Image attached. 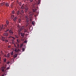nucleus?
Wrapping results in <instances>:
<instances>
[{"label": "nucleus", "mask_w": 76, "mask_h": 76, "mask_svg": "<svg viewBox=\"0 0 76 76\" xmlns=\"http://www.w3.org/2000/svg\"><path fill=\"white\" fill-rule=\"evenodd\" d=\"M10 38H12V36H10L8 37H2L1 39L3 41H4L5 42H8L9 40V39Z\"/></svg>", "instance_id": "f257e3e1"}, {"label": "nucleus", "mask_w": 76, "mask_h": 76, "mask_svg": "<svg viewBox=\"0 0 76 76\" xmlns=\"http://www.w3.org/2000/svg\"><path fill=\"white\" fill-rule=\"evenodd\" d=\"M29 17H28V15L26 14L25 15V19H29L30 20H32V16L34 15V14L32 13H30L29 14Z\"/></svg>", "instance_id": "f03ea898"}, {"label": "nucleus", "mask_w": 76, "mask_h": 76, "mask_svg": "<svg viewBox=\"0 0 76 76\" xmlns=\"http://www.w3.org/2000/svg\"><path fill=\"white\" fill-rule=\"evenodd\" d=\"M1 70L3 72H7L6 68L5 66H3L1 68Z\"/></svg>", "instance_id": "7ed1b4c3"}, {"label": "nucleus", "mask_w": 76, "mask_h": 76, "mask_svg": "<svg viewBox=\"0 0 76 76\" xmlns=\"http://www.w3.org/2000/svg\"><path fill=\"white\" fill-rule=\"evenodd\" d=\"M9 32L10 34V35H13V30H10L9 31Z\"/></svg>", "instance_id": "20e7f679"}, {"label": "nucleus", "mask_w": 76, "mask_h": 76, "mask_svg": "<svg viewBox=\"0 0 76 76\" xmlns=\"http://www.w3.org/2000/svg\"><path fill=\"white\" fill-rule=\"evenodd\" d=\"M25 7H26V5L23 4L22 5L20 8L21 9H26V8Z\"/></svg>", "instance_id": "39448f33"}, {"label": "nucleus", "mask_w": 76, "mask_h": 76, "mask_svg": "<svg viewBox=\"0 0 76 76\" xmlns=\"http://www.w3.org/2000/svg\"><path fill=\"white\" fill-rule=\"evenodd\" d=\"M18 54L14 53L13 56V58H16V57H18Z\"/></svg>", "instance_id": "423d86ee"}, {"label": "nucleus", "mask_w": 76, "mask_h": 76, "mask_svg": "<svg viewBox=\"0 0 76 76\" xmlns=\"http://www.w3.org/2000/svg\"><path fill=\"white\" fill-rule=\"evenodd\" d=\"M10 31V28L9 27H7L5 30V32H8V31Z\"/></svg>", "instance_id": "0eeeda50"}, {"label": "nucleus", "mask_w": 76, "mask_h": 76, "mask_svg": "<svg viewBox=\"0 0 76 76\" xmlns=\"http://www.w3.org/2000/svg\"><path fill=\"white\" fill-rule=\"evenodd\" d=\"M20 13L22 14V15H23L25 13V12H24V11L23 10H20Z\"/></svg>", "instance_id": "6e6552de"}, {"label": "nucleus", "mask_w": 76, "mask_h": 76, "mask_svg": "<svg viewBox=\"0 0 76 76\" xmlns=\"http://www.w3.org/2000/svg\"><path fill=\"white\" fill-rule=\"evenodd\" d=\"M3 35L5 37H7L8 36V33L7 32L4 33L3 34Z\"/></svg>", "instance_id": "1a4fd4ad"}, {"label": "nucleus", "mask_w": 76, "mask_h": 76, "mask_svg": "<svg viewBox=\"0 0 76 76\" xmlns=\"http://www.w3.org/2000/svg\"><path fill=\"white\" fill-rule=\"evenodd\" d=\"M5 6L6 7H9V4L7 2L5 3Z\"/></svg>", "instance_id": "9d476101"}, {"label": "nucleus", "mask_w": 76, "mask_h": 76, "mask_svg": "<svg viewBox=\"0 0 76 76\" xmlns=\"http://www.w3.org/2000/svg\"><path fill=\"white\" fill-rule=\"evenodd\" d=\"M17 15H22V13H20V12H19V11H17Z\"/></svg>", "instance_id": "9b49d317"}, {"label": "nucleus", "mask_w": 76, "mask_h": 76, "mask_svg": "<svg viewBox=\"0 0 76 76\" xmlns=\"http://www.w3.org/2000/svg\"><path fill=\"white\" fill-rule=\"evenodd\" d=\"M3 5H5V2H3L0 4V6H2Z\"/></svg>", "instance_id": "f8f14e48"}, {"label": "nucleus", "mask_w": 76, "mask_h": 76, "mask_svg": "<svg viewBox=\"0 0 76 76\" xmlns=\"http://www.w3.org/2000/svg\"><path fill=\"white\" fill-rule=\"evenodd\" d=\"M26 27H28V28H29V23L26 22Z\"/></svg>", "instance_id": "ddd939ff"}, {"label": "nucleus", "mask_w": 76, "mask_h": 76, "mask_svg": "<svg viewBox=\"0 0 76 76\" xmlns=\"http://www.w3.org/2000/svg\"><path fill=\"white\" fill-rule=\"evenodd\" d=\"M20 35L21 37H24V35H25V34L21 32Z\"/></svg>", "instance_id": "4468645a"}, {"label": "nucleus", "mask_w": 76, "mask_h": 76, "mask_svg": "<svg viewBox=\"0 0 76 76\" xmlns=\"http://www.w3.org/2000/svg\"><path fill=\"white\" fill-rule=\"evenodd\" d=\"M18 4H19V6H22V2H18Z\"/></svg>", "instance_id": "2eb2a0df"}, {"label": "nucleus", "mask_w": 76, "mask_h": 76, "mask_svg": "<svg viewBox=\"0 0 76 76\" xmlns=\"http://www.w3.org/2000/svg\"><path fill=\"white\" fill-rule=\"evenodd\" d=\"M16 19H17V17H15L13 19V20L15 22H16Z\"/></svg>", "instance_id": "dca6fc26"}, {"label": "nucleus", "mask_w": 76, "mask_h": 76, "mask_svg": "<svg viewBox=\"0 0 76 76\" xmlns=\"http://www.w3.org/2000/svg\"><path fill=\"white\" fill-rule=\"evenodd\" d=\"M28 8H26V9H25V10H24V11L26 13H27V12H28Z\"/></svg>", "instance_id": "f3484780"}, {"label": "nucleus", "mask_w": 76, "mask_h": 76, "mask_svg": "<svg viewBox=\"0 0 76 76\" xmlns=\"http://www.w3.org/2000/svg\"><path fill=\"white\" fill-rule=\"evenodd\" d=\"M18 30H19L18 32H21L22 31V28H21H21H18Z\"/></svg>", "instance_id": "a211bd4d"}, {"label": "nucleus", "mask_w": 76, "mask_h": 76, "mask_svg": "<svg viewBox=\"0 0 76 76\" xmlns=\"http://www.w3.org/2000/svg\"><path fill=\"white\" fill-rule=\"evenodd\" d=\"M12 42H10V43H11L12 44H15V41H14V39H12Z\"/></svg>", "instance_id": "6ab92c4d"}, {"label": "nucleus", "mask_w": 76, "mask_h": 76, "mask_svg": "<svg viewBox=\"0 0 76 76\" xmlns=\"http://www.w3.org/2000/svg\"><path fill=\"white\" fill-rule=\"evenodd\" d=\"M14 51L16 53H18V52L19 51V49H17L16 48H15Z\"/></svg>", "instance_id": "aec40b11"}, {"label": "nucleus", "mask_w": 76, "mask_h": 76, "mask_svg": "<svg viewBox=\"0 0 76 76\" xmlns=\"http://www.w3.org/2000/svg\"><path fill=\"white\" fill-rule=\"evenodd\" d=\"M6 24L7 25H9V21H8V20H7L6 21Z\"/></svg>", "instance_id": "412c9836"}, {"label": "nucleus", "mask_w": 76, "mask_h": 76, "mask_svg": "<svg viewBox=\"0 0 76 76\" xmlns=\"http://www.w3.org/2000/svg\"><path fill=\"white\" fill-rule=\"evenodd\" d=\"M16 44H17V46L18 47V48H20L19 44V43H16Z\"/></svg>", "instance_id": "4be33fe9"}, {"label": "nucleus", "mask_w": 76, "mask_h": 76, "mask_svg": "<svg viewBox=\"0 0 76 76\" xmlns=\"http://www.w3.org/2000/svg\"><path fill=\"white\" fill-rule=\"evenodd\" d=\"M24 33H26V32H27V33H28V31L27 30H24Z\"/></svg>", "instance_id": "5701e85b"}, {"label": "nucleus", "mask_w": 76, "mask_h": 76, "mask_svg": "<svg viewBox=\"0 0 76 76\" xmlns=\"http://www.w3.org/2000/svg\"><path fill=\"white\" fill-rule=\"evenodd\" d=\"M26 22H27L28 23V22H29V18H28L27 19H26Z\"/></svg>", "instance_id": "b1692460"}, {"label": "nucleus", "mask_w": 76, "mask_h": 76, "mask_svg": "<svg viewBox=\"0 0 76 76\" xmlns=\"http://www.w3.org/2000/svg\"><path fill=\"white\" fill-rule=\"evenodd\" d=\"M15 38H18V37H19V36H18V35H15Z\"/></svg>", "instance_id": "393cba45"}, {"label": "nucleus", "mask_w": 76, "mask_h": 76, "mask_svg": "<svg viewBox=\"0 0 76 76\" xmlns=\"http://www.w3.org/2000/svg\"><path fill=\"white\" fill-rule=\"evenodd\" d=\"M13 51H12V52L10 54L11 55V56H13Z\"/></svg>", "instance_id": "a878e982"}, {"label": "nucleus", "mask_w": 76, "mask_h": 76, "mask_svg": "<svg viewBox=\"0 0 76 76\" xmlns=\"http://www.w3.org/2000/svg\"><path fill=\"white\" fill-rule=\"evenodd\" d=\"M14 16H15V15H11V17L12 19H13V18H14Z\"/></svg>", "instance_id": "bb28decb"}, {"label": "nucleus", "mask_w": 76, "mask_h": 76, "mask_svg": "<svg viewBox=\"0 0 76 76\" xmlns=\"http://www.w3.org/2000/svg\"><path fill=\"white\" fill-rule=\"evenodd\" d=\"M22 46H23V44H21L20 45V48H21V47H22Z\"/></svg>", "instance_id": "cd10ccee"}, {"label": "nucleus", "mask_w": 76, "mask_h": 76, "mask_svg": "<svg viewBox=\"0 0 76 76\" xmlns=\"http://www.w3.org/2000/svg\"><path fill=\"white\" fill-rule=\"evenodd\" d=\"M15 11L13 10L12 11V14H15Z\"/></svg>", "instance_id": "c85d7f7f"}, {"label": "nucleus", "mask_w": 76, "mask_h": 76, "mask_svg": "<svg viewBox=\"0 0 76 76\" xmlns=\"http://www.w3.org/2000/svg\"><path fill=\"white\" fill-rule=\"evenodd\" d=\"M28 34H26L25 36L27 37L28 36V35H29V32H27Z\"/></svg>", "instance_id": "c756f323"}, {"label": "nucleus", "mask_w": 76, "mask_h": 76, "mask_svg": "<svg viewBox=\"0 0 76 76\" xmlns=\"http://www.w3.org/2000/svg\"><path fill=\"white\" fill-rule=\"evenodd\" d=\"M32 25H33L34 26L35 25V22H32Z\"/></svg>", "instance_id": "7c9ffc66"}, {"label": "nucleus", "mask_w": 76, "mask_h": 76, "mask_svg": "<svg viewBox=\"0 0 76 76\" xmlns=\"http://www.w3.org/2000/svg\"><path fill=\"white\" fill-rule=\"evenodd\" d=\"M27 1H30V2H32V1H33V0H26Z\"/></svg>", "instance_id": "2f4dec72"}, {"label": "nucleus", "mask_w": 76, "mask_h": 76, "mask_svg": "<svg viewBox=\"0 0 76 76\" xmlns=\"http://www.w3.org/2000/svg\"><path fill=\"white\" fill-rule=\"evenodd\" d=\"M17 41V42H18V43H19V42H20V40H19V39H18Z\"/></svg>", "instance_id": "473e14b6"}, {"label": "nucleus", "mask_w": 76, "mask_h": 76, "mask_svg": "<svg viewBox=\"0 0 76 76\" xmlns=\"http://www.w3.org/2000/svg\"><path fill=\"white\" fill-rule=\"evenodd\" d=\"M6 58H4V62H6Z\"/></svg>", "instance_id": "72a5a7b5"}, {"label": "nucleus", "mask_w": 76, "mask_h": 76, "mask_svg": "<svg viewBox=\"0 0 76 76\" xmlns=\"http://www.w3.org/2000/svg\"><path fill=\"white\" fill-rule=\"evenodd\" d=\"M6 69H7V70H9V69H10V67H8Z\"/></svg>", "instance_id": "f704fd0d"}, {"label": "nucleus", "mask_w": 76, "mask_h": 76, "mask_svg": "<svg viewBox=\"0 0 76 76\" xmlns=\"http://www.w3.org/2000/svg\"><path fill=\"white\" fill-rule=\"evenodd\" d=\"M10 56V54H7V57H9Z\"/></svg>", "instance_id": "c9c22d12"}, {"label": "nucleus", "mask_w": 76, "mask_h": 76, "mask_svg": "<svg viewBox=\"0 0 76 76\" xmlns=\"http://www.w3.org/2000/svg\"><path fill=\"white\" fill-rule=\"evenodd\" d=\"M21 21V20L20 19H18V22L20 23V22Z\"/></svg>", "instance_id": "e433bc0d"}, {"label": "nucleus", "mask_w": 76, "mask_h": 76, "mask_svg": "<svg viewBox=\"0 0 76 76\" xmlns=\"http://www.w3.org/2000/svg\"><path fill=\"white\" fill-rule=\"evenodd\" d=\"M22 51H25V49L24 48H23L22 49Z\"/></svg>", "instance_id": "4c0bfd02"}, {"label": "nucleus", "mask_w": 76, "mask_h": 76, "mask_svg": "<svg viewBox=\"0 0 76 76\" xmlns=\"http://www.w3.org/2000/svg\"><path fill=\"white\" fill-rule=\"evenodd\" d=\"M21 29H24V27L23 26H22Z\"/></svg>", "instance_id": "58836bf2"}, {"label": "nucleus", "mask_w": 76, "mask_h": 76, "mask_svg": "<svg viewBox=\"0 0 76 76\" xmlns=\"http://www.w3.org/2000/svg\"><path fill=\"white\" fill-rule=\"evenodd\" d=\"M18 28H21V27H20V26L19 25L18 26Z\"/></svg>", "instance_id": "ea45409f"}, {"label": "nucleus", "mask_w": 76, "mask_h": 76, "mask_svg": "<svg viewBox=\"0 0 76 76\" xmlns=\"http://www.w3.org/2000/svg\"><path fill=\"white\" fill-rule=\"evenodd\" d=\"M14 45L15 47H16V48H17V46H16V44H14Z\"/></svg>", "instance_id": "a19ab883"}, {"label": "nucleus", "mask_w": 76, "mask_h": 76, "mask_svg": "<svg viewBox=\"0 0 76 76\" xmlns=\"http://www.w3.org/2000/svg\"><path fill=\"white\" fill-rule=\"evenodd\" d=\"M1 54H3V51H1Z\"/></svg>", "instance_id": "79ce46f5"}, {"label": "nucleus", "mask_w": 76, "mask_h": 76, "mask_svg": "<svg viewBox=\"0 0 76 76\" xmlns=\"http://www.w3.org/2000/svg\"><path fill=\"white\" fill-rule=\"evenodd\" d=\"M9 63H10V62H7V64H9Z\"/></svg>", "instance_id": "37998d69"}, {"label": "nucleus", "mask_w": 76, "mask_h": 76, "mask_svg": "<svg viewBox=\"0 0 76 76\" xmlns=\"http://www.w3.org/2000/svg\"><path fill=\"white\" fill-rule=\"evenodd\" d=\"M11 38H13V39H14V40L15 39V38L13 37H12V36Z\"/></svg>", "instance_id": "c03bdc74"}, {"label": "nucleus", "mask_w": 76, "mask_h": 76, "mask_svg": "<svg viewBox=\"0 0 76 76\" xmlns=\"http://www.w3.org/2000/svg\"><path fill=\"white\" fill-rule=\"evenodd\" d=\"M11 7H13V4H11Z\"/></svg>", "instance_id": "a18cd8bd"}, {"label": "nucleus", "mask_w": 76, "mask_h": 76, "mask_svg": "<svg viewBox=\"0 0 76 76\" xmlns=\"http://www.w3.org/2000/svg\"><path fill=\"white\" fill-rule=\"evenodd\" d=\"M4 26L6 27H7V25L6 24H5Z\"/></svg>", "instance_id": "49530a36"}, {"label": "nucleus", "mask_w": 76, "mask_h": 76, "mask_svg": "<svg viewBox=\"0 0 76 76\" xmlns=\"http://www.w3.org/2000/svg\"><path fill=\"white\" fill-rule=\"evenodd\" d=\"M33 11L34 12H35V10H33Z\"/></svg>", "instance_id": "de8ad7c7"}, {"label": "nucleus", "mask_w": 76, "mask_h": 76, "mask_svg": "<svg viewBox=\"0 0 76 76\" xmlns=\"http://www.w3.org/2000/svg\"><path fill=\"white\" fill-rule=\"evenodd\" d=\"M0 29H2V27H0Z\"/></svg>", "instance_id": "09e8293b"}, {"label": "nucleus", "mask_w": 76, "mask_h": 76, "mask_svg": "<svg viewBox=\"0 0 76 76\" xmlns=\"http://www.w3.org/2000/svg\"><path fill=\"white\" fill-rule=\"evenodd\" d=\"M24 42H25V43H26L27 42L26 41H25Z\"/></svg>", "instance_id": "8fccbe9b"}, {"label": "nucleus", "mask_w": 76, "mask_h": 76, "mask_svg": "<svg viewBox=\"0 0 76 76\" xmlns=\"http://www.w3.org/2000/svg\"><path fill=\"white\" fill-rule=\"evenodd\" d=\"M8 48H10V46H8Z\"/></svg>", "instance_id": "3c124183"}, {"label": "nucleus", "mask_w": 76, "mask_h": 76, "mask_svg": "<svg viewBox=\"0 0 76 76\" xmlns=\"http://www.w3.org/2000/svg\"><path fill=\"white\" fill-rule=\"evenodd\" d=\"M34 16H35V17H37V15H34Z\"/></svg>", "instance_id": "603ef678"}, {"label": "nucleus", "mask_w": 76, "mask_h": 76, "mask_svg": "<svg viewBox=\"0 0 76 76\" xmlns=\"http://www.w3.org/2000/svg\"><path fill=\"white\" fill-rule=\"evenodd\" d=\"M1 61V57H0V61Z\"/></svg>", "instance_id": "864d4df0"}, {"label": "nucleus", "mask_w": 76, "mask_h": 76, "mask_svg": "<svg viewBox=\"0 0 76 76\" xmlns=\"http://www.w3.org/2000/svg\"><path fill=\"white\" fill-rule=\"evenodd\" d=\"M17 3H18V2H19L18 1H17Z\"/></svg>", "instance_id": "5fc2aeb1"}, {"label": "nucleus", "mask_w": 76, "mask_h": 76, "mask_svg": "<svg viewBox=\"0 0 76 76\" xmlns=\"http://www.w3.org/2000/svg\"><path fill=\"white\" fill-rule=\"evenodd\" d=\"M11 1H13V0H11Z\"/></svg>", "instance_id": "6e6d98bb"}, {"label": "nucleus", "mask_w": 76, "mask_h": 76, "mask_svg": "<svg viewBox=\"0 0 76 76\" xmlns=\"http://www.w3.org/2000/svg\"><path fill=\"white\" fill-rule=\"evenodd\" d=\"M0 63H1V62L0 61Z\"/></svg>", "instance_id": "4d7b16f0"}, {"label": "nucleus", "mask_w": 76, "mask_h": 76, "mask_svg": "<svg viewBox=\"0 0 76 76\" xmlns=\"http://www.w3.org/2000/svg\"><path fill=\"white\" fill-rule=\"evenodd\" d=\"M1 1V0H0V1Z\"/></svg>", "instance_id": "13d9d810"}, {"label": "nucleus", "mask_w": 76, "mask_h": 76, "mask_svg": "<svg viewBox=\"0 0 76 76\" xmlns=\"http://www.w3.org/2000/svg\"><path fill=\"white\" fill-rule=\"evenodd\" d=\"M26 34H28V33H26Z\"/></svg>", "instance_id": "bf43d9fd"}]
</instances>
